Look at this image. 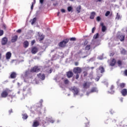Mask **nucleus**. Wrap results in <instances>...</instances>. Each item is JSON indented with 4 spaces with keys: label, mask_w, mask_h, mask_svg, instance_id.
Returning <instances> with one entry per match:
<instances>
[{
    "label": "nucleus",
    "mask_w": 127,
    "mask_h": 127,
    "mask_svg": "<svg viewBox=\"0 0 127 127\" xmlns=\"http://www.w3.org/2000/svg\"><path fill=\"white\" fill-rule=\"evenodd\" d=\"M94 39H97V38H99V33H96L95 35L93 36Z\"/></svg>",
    "instance_id": "obj_28"
},
{
    "label": "nucleus",
    "mask_w": 127,
    "mask_h": 127,
    "mask_svg": "<svg viewBox=\"0 0 127 127\" xmlns=\"http://www.w3.org/2000/svg\"><path fill=\"white\" fill-rule=\"evenodd\" d=\"M75 66H78L79 65V63L78 62H76L74 63Z\"/></svg>",
    "instance_id": "obj_45"
},
{
    "label": "nucleus",
    "mask_w": 127,
    "mask_h": 127,
    "mask_svg": "<svg viewBox=\"0 0 127 127\" xmlns=\"http://www.w3.org/2000/svg\"><path fill=\"white\" fill-rule=\"evenodd\" d=\"M17 38H18L17 35H15L14 36L12 37V39H11V42L12 43L16 42V41H17Z\"/></svg>",
    "instance_id": "obj_14"
},
{
    "label": "nucleus",
    "mask_w": 127,
    "mask_h": 127,
    "mask_svg": "<svg viewBox=\"0 0 127 127\" xmlns=\"http://www.w3.org/2000/svg\"><path fill=\"white\" fill-rule=\"evenodd\" d=\"M91 49H92V47L90 44L86 45L85 47V50L86 51H89V50H91Z\"/></svg>",
    "instance_id": "obj_22"
},
{
    "label": "nucleus",
    "mask_w": 127,
    "mask_h": 127,
    "mask_svg": "<svg viewBox=\"0 0 127 127\" xmlns=\"http://www.w3.org/2000/svg\"><path fill=\"white\" fill-rule=\"evenodd\" d=\"M75 74H76L75 79H76V80H78V79H79V73H75Z\"/></svg>",
    "instance_id": "obj_38"
},
{
    "label": "nucleus",
    "mask_w": 127,
    "mask_h": 127,
    "mask_svg": "<svg viewBox=\"0 0 127 127\" xmlns=\"http://www.w3.org/2000/svg\"><path fill=\"white\" fill-rule=\"evenodd\" d=\"M85 126H86L85 127H89V123H86V124H85Z\"/></svg>",
    "instance_id": "obj_52"
},
{
    "label": "nucleus",
    "mask_w": 127,
    "mask_h": 127,
    "mask_svg": "<svg viewBox=\"0 0 127 127\" xmlns=\"http://www.w3.org/2000/svg\"><path fill=\"white\" fill-rule=\"evenodd\" d=\"M70 40V41H76V38H71Z\"/></svg>",
    "instance_id": "obj_39"
},
{
    "label": "nucleus",
    "mask_w": 127,
    "mask_h": 127,
    "mask_svg": "<svg viewBox=\"0 0 127 127\" xmlns=\"http://www.w3.org/2000/svg\"><path fill=\"white\" fill-rule=\"evenodd\" d=\"M40 68L38 67V66H35L32 68L30 70V72L32 73H35L36 72H40Z\"/></svg>",
    "instance_id": "obj_4"
},
{
    "label": "nucleus",
    "mask_w": 127,
    "mask_h": 127,
    "mask_svg": "<svg viewBox=\"0 0 127 127\" xmlns=\"http://www.w3.org/2000/svg\"><path fill=\"white\" fill-rule=\"evenodd\" d=\"M44 1V0H40V2L41 3V4H43V2Z\"/></svg>",
    "instance_id": "obj_48"
},
{
    "label": "nucleus",
    "mask_w": 127,
    "mask_h": 127,
    "mask_svg": "<svg viewBox=\"0 0 127 127\" xmlns=\"http://www.w3.org/2000/svg\"><path fill=\"white\" fill-rule=\"evenodd\" d=\"M60 13V12H58V13H57V15L58 16V15H59V14Z\"/></svg>",
    "instance_id": "obj_59"
},
{
    "label": "nucleus",
    "mask_w": 127,
    "mask_h": 127,
    "mask_svg": "<svg viewBox=\"0 0 127 127\" xmlns=\"http://www.w3.org/2000/svg\"><path fill=\"white\" fill-rule=\"evenodd\" d=\"M10 92H11V90H9L8 88H6L1 93V98H6V97L8 96V93Z\"/></svg>",
    "instance_id": "obj_1"
},
{
    "label": "nucleus",
    "mask_w": 127,
    "mask_h": 127,
    "mask_svg": "<svg viewBox=\"0 0 127 127\" xmlns=\"http://www.w3.org/2000/svg\"><path fill=\"white\" fill-rule=\"evenodd\" d=\"M102 0H98L97 1V2H98V1H99V2H101V1H102Z\"/></svg>",
    "instance_id": "obj_56"
},
{
    "label": "nucleus",
    "mask_w": 127,
    "mask_h": 127,
    "mask_svg": "<svg viewBox=\"0 0 127 127\" xmlns=\"http://www.w3.org/2000/svg\"><path fill=\"white\" fill-rule=\"evenodd\" d=\"M29 46V43L27 41H25L23 43V47L24 48H27Z\"/></svg>",
    "instance_id": "obj_20"
},
{
    "label": "nucleus",
    "mask_w": 127,
    "mask_h": 127,
    "mask_svg": "<svg viewBox=\"0 0 127 127\" xmlns=\"http://www.w3.org/2000/svg\"><path fill=\"white\" fill-rule=\"evenodd\" d=\"M96 20H97V21H101V17H100V16L97 17V18H96Z\"/></svg>",
    "instance_id": "obj_40"
},
{
    "label": "nucleus",
    "mask_w": 127,
    "mask_h": 127,
    "mask_svg": "<svg viewBox=\"0 0 127 127\" xmlns=\"http://www.w3.org/2000/svg\"><path fill=\"white\" fill-rule=\"evenodd\" d=\"M120 101H121V102H123V98H121Z\"/></svg>",
    "instance_id": "obj_57"
},
{
    "label": "nucleus",
    "mask_w": 127,
    "mask_h": 127,
    "mask_svg": "<svg viewBox=\"0 0 127 127\" xmlns=\"http://www.w3.org/2000/svg\"><path fill=\"white\" fill-rule=\"evenodd\" d=\"M17 32L18 33H21V29H18V30H17Z\"/></svg>",
    "instance_id": "obj_47"
},
{
    "label": "nucleus",
    "mask_w": 127,
    "mask_h": 127,
    "mask_svg": "<svg viewBox=\"0 0 127 127\" xmlns=\"http://www.w3.org/2000/svg\"><path fill=\"white\" fill-rule=\"evenodd\" d=\"M97 70H99V71H100V73H104L105 72V67L102 65H100Z\"/></svg>",
    "instance_id": "obj_17"
},
{
    "label": "nucleus",
    "mask_w": 127,
    "mask_h": 127,
    "mask_svg": "<svg viewBox=\"0 0 127 127\" xmlns=\"http://www.w3.org/2000/svg\"><path fill=\"white\" fill-rule=\"evenodd\" d=\"M36 22V18H34L32 20L31 24L33 25Z\"/></svg>",
    "instance_id": "obj_31"
},
{
    "label": "nucleus",
    "mask_w": 127,
    "mask_h": 127,
    "mask_svg": "<svg viewBox=\"0 0 127 127\" xmlns=\"http://www.w3.org/2000/svg\"><path fill=\"white\" fill-rule=\"evenodd\" d=\"M124 74H125V76H127V69H126L124 71Z\"/></svg>",
    "instance_id": "obj_46"
},
{
    "label": "nucleus",
    "mask_w": 127,
    "mask_h": 127,
    "mask_svg": "<svg viewBox=\"0 0 127 127\" xmlns=\"http://www.w3.org/2000/svg\"><path fill=\"white\" fill-rule=\"evenodd\" d=\"M110 13H111V12H110V11H107L105 13V16H109V15H110Z\"/></svg>",
    "instance_id": "obj_34"
},
{
    "label": "nucleus",
    "mask_w": 127,
    "mask_h": 127,
    "mask_svg": "<svg viewBox=\"0 0 127 127\" xmlns=\"http://www.w3.org/2000/svg\"><path fill=\"white\" fill-rule=\"evenodd\" d=\"M96 80H97V81H99V80H100V77L96 78Z\"/></svg>",
    "instance_id": "obj_55"
},
{
    "label": "nucleus",
    "mask_w": 127,
    "mask_h": 127,
    "mask_svg": "<svg viewBox=\"0 0 127 127\" xmlns=\"http://www.w3.org/2000/svg\"><path fill=\"white\" fill-rule=\"evenodd\" d=\"M101 26H102V32H105L107 30V27L106 26L104 25V23H101Z\"/></svg>",
    "instance_id": "obj_16"
},
{
    "label": "nucleus",
    "mask_w": 127,
    "mask_h": 127,
    "mask_svg": "<svg viewBox=\"0 0 127 127\" xmlns=\"http://www.w3.org/2000/svg\"><path fill=\"white\" fill-rule=\"evenodd\" d=\"M81 6H78V7L76 8V10L77 11V13H80V12L81 11Z\"/></svg>",
    "instance_id": "obj_26"
},
{
    "label": "nucleus",
    "mask_w": 127,
    "mask_h": 127,
    "mask_svg": "<svg viewBox=\"0 0 127 127\" xmlns=\"http://www.w3.org/2000/svg\"><path fill=\"white\" fill-rule=\"evenodd\" d=\"M0 58H1V53H0Z\"/></svg>",
    "instance_id": "obj_58"
},
{
    "label": "nucleus",
    "mask_w": 127,
    "mask_h": 127,
    "mask_svg": "<svg viewBox=\"0 0 127 127\" xmlns=\"http://www.w3.org/2000/svg\"><path fill=\"white\" fill-rule=\"evenodd\" d=\"M37 77L41 79V80H45V74L44 73H39L37 74Z\"/></svg>",
    "instance_id": "obj_9"
},
{
    "label": "nucleus",
    "mask_w": 127,
    "mask_h": 127,
    "mask_svg": "<svg viewBox=\"0 0 127 127\" xmlns=\"http://www.w3.org/2000/svg\"><path fill=\"white\" fill-rule=\"evenodd\" d=\"M72 9H73V8L71 6H68L67 7V10L68 11L70 12L71 11H72Z\"/></svg>",
    "instance_id": "obj_32"
},
{
    "label": "nucleus",
    "mask_w": 127,
    "mask_h": 127,
    "mask_svg": "<svg viewBox=\"0 0 127 127\" xmlns=\"http://www.w3.org/2000/svg\"><path fill=\"white\" fill-rule=\"evenodd\" d=\"M114 55H115V53L110 54V56H113Z\"/></svg>",
    "instance_id": "obj_54"
},
{
    "label": "nucleus",
    "mask_w": 127,
    "mask_h": 127,
    "mask_svg": "<svg viewBox=\"0 0 127 127\" xmlns=\"http://www.w3.org/2000/svg\"><path fill=\"white\" fill-rule=\"evenodd\" d=\"M11 57V53L8 52L6 54V59H10Z\"/></svg>",
    "instance_id": "obj_23"
},
{
    "label": "nucleus",
    "mask_w": 127,
    "mask_h": 127,
    "mask_svg": "<svg viewBox=\"0 0 127 127\" xmlns=\"http://www.w3.org/2000/svg\"><path fill=\"white\" fill-rule=\"evenodd\" d=\"M34 3H35V2H36V0H34Z\"/></svg>",
    "instance_id": "obj_60"
},
{
    "label": "nucleus",
    "mask_w": 127,
    "mask_h": 127,
    "mask_svg": "<svg viewBox=\"0 0 127 127\" xmlns=\"http://www.w3.org/2000/svg\"><path fill=\"white\" fill-rule=\"evenodd\" d=\"M116 59H113L111 62L110 64V65L112 67H113V66H115V65H116Z\"/></svg>",
    "instance_id": "obj_19"
},
{
    "label": "nucleus",
    "mask_w": 127,
    "mask_h": 127,
    "mask_svg": "<svg viewBox=\"0 0 127 127\" xmlns=\"http://www.w3.org/2000/svg\"><path fill=\"white\" fill-rule=\"evenodd\" d=\"M88 43H89V41H88V40H86L83 42V45H84V46H87V45H88Z\"/></svg>",
    "instance_id": "obj_30"
},
{
    "label": "nucleus",
    "mask_w": 127,
    "mask_h": 127,
    "mask_svg": "<svg viewBox=\"0 0 127 127\" xmlns=\"http://www.w3.org/2000/svg\"><path fill=\"white\" fill-rule=\"evenodd\" d=\"M121 93L122 94V96H123V97H126V96L127 95V89L126 88L122 89L121 91Z\"/></svg>",
    "instance_id": "obj_10"
},
{
    "label": "nucleus",
    "mask_w": 127,
    "mask_h": 127,
    "mask_svg": "<svg viewBox=\"0 0 127 127\" xmlns=\"http://www.w3.org/2000/svg\"><path fill=\"white\" fill-rule=\"evenodd\" d=\"M118 64L119 66H122L123 63H122V61L119 60L118 61Z\"/></svg>",
    "instance_id": "obj_36"
},
{
    "label": "nucleus",
    "mask_w": 127,
    "mask_h": 127,
    "mask_svg": "<svg viewBox=\"0 0 127 127\" xmlns=\"http://www.w3.org/2000/svg\"><path fill=\"white\" fill-rule=\"evenodd\" d=\"M7 38L6 37H3L1 39V43L2 45H5L7 43Z\"/></svg>",
    "instance_id": "obj_8"
},
{
    "label": "nucleus",
    "mask_w": 127,
    "mask_h": 127,
    "mask_svg": "<svg viewBox=\"0 0 127 127\" xmlns=\"http://www.w3.org/2000/svg\"><path fill=\"white\" fill-rule=\"evenodd\" d=\"M64 82L65 85H68V84H69V80H68V79H64Z\"/></svg>",
    "instance_id": "obj_29"
},
{
    "label": "nucleus",
    "mask_w": 127,
    "mask_h": 127,
    "mask_svg": "<svg viewBox=\"0 0 127 127\" xmlns=\"http://www.w3.org/2000/svg\"><path fill=\"white\" fill-rule=\"evenodd\" d=\"M95 92H97V88L93 87L90 90V93H95Z\"/></svg>",
    "instance_id": "obj_24"
},
{
    "label": "nucleus",
    "mask_w": 127,
    "mask_h": 127,
    "mask_svg": "<svg viewBox=\"0 0 127 127\" xmlns=\"http://www.w3.org/2000/svg\"><path fill=\"white\" fill-rule=\"evenodd\" d=\"M31 52L32 54H36L38 52V48L37 47H33L31 49Z\"/></svg>",
    "instance_id": "obj_5"
},
{
    "label": "nucleus",
    "mask_w": 127,
    "mask_h": 127,
    "mask_svg": "<svg viewBox=\"0 0 127 127\" xmlns=\"http://www.w3.org/2000/svg\"><path fill=\"white\" fill-rule=\"evenodd\" d=\"M71 90L72 91L74 95H78V93H79V89H78L77 87L75 86L71 87Z\"/></svg>",
    "instance_id": "obj_6"
},
{
    "label": "nucleus",
    "mask_w": 127,
    "mask_h": 127,
    "mask_svg": "<svg viewBox=\"0 0 127 127\" xmlns=\"http://www.w3.org/2000/svg\"><path fill=\"white\" fill-rule=\"evenodd\" d=\"M126 87V83H121L118 85V88L120 89H124Z\"/></svg>",
    "instance_id": "obj_21"
},
{
    "label": "nucleus",
    "mask_w": 127,
    "mask_h": 127,
    "mask_svg": "<svg viewBox=\"0 0 127 127\" xmlns=\"http://www.w3.org/2000/svg\"><path fill=\"white\" fill-rule=\"evenodd\" d=\"M71 0V1H73V0Z\"/></svg>",
    "instance_id": "obj_64"
},
{
    "label": "nucleus",
    "mask_w": 127,
    "mask_h": 127,
    "mask_svg": "<svg viewBox=\"0 0 127 127\" xmlns=\"http://www.w3.org/2000/svg\"><path fill=\"white\" fill-rule=\"evenodd\" d=\"M120 14H119V13H117L116 19H117L118 20H119V19H120Z\"/></svg>",
    "instance_id": "obj_33"
},
{
    "label": "nucleus",
    "mask_w": 127,
    "mask_h": 127,
    "mask_svg": "<svg viewBox=\"0 0 127 127\" xmlns=\"http://www.w3.org/2000/svg\"><path fill=\"white\" fill-rule=\"evenodd\" d=\"M40 125V124L39 123V121L37 120H35L33 122V125L32 127H39V125Z\"/></svg>",
    "instance_id": "obj_11"
},
{
    "label": "nucleus",
    "mask_w": 127,
    "mask_h": 127,
    "mask_svg": "<svg viewBox=\"0 0 127 127\" xmlns=\"http://www.w3.org/2000/svg\"><path fill=\"white\" fill-rule=\"evenodd\" d=\"M84 89H88V88H90V83L89 82H85L83 84Z\"/></svg>",
    "instance_id": "obj_15"
},
{
    "label": "nucleus",
    "mask_w": 127,
    "mask_h": 127,
    "mask_svg": "<svg viewBox=\"0 0 127 127\" xmlns=\"http://www.w3.org/2000/svg\"><path fill=\"white\" fill-rule=\"evenodd\" d=\"M61 11H62V12L64 13V12H65V10L64 9H62Z\"/></svg>",
    "instance_id": "obj_49"
},
{
    "label": "nucleus",
    "mask_w": 127,
    "mask_h": 127,
    "mask_svg": "<svg viewBox=\"0 0 127 127\" xmlns=\"http://www.w3.org/2000/svg\"><path fill=\"white\" fill-rule=\"evenodd\" d=\"M12 113H13L12 109H10V110L8 111L9 115H10V114H11Z\"/></svg>",
    "instance_id": "obj_44"
},
{
    "label": "nucleus",
    "mask_w": 127,
    "mask_h": 127,
    "mask_svg": "<svg viewBox=\"0 0 127 127\" xmlns=\"http://www.w3.org/2000/svg\"><path fill=\"white\" fill-rule=\"evenodd\" d=\"M121 54H123V55H125V54H127V51L125 50V49H123L121 51Z\"/></svg>",
    "instance_id": "obj_27"
},
{
    "label": "nucleus",
    "mask_w": 127,
    "mask_h": 127,
    "mask_svg": "<svg viewBox=\"0 0 127 127\" xmlns=\"http://www.w3.org/2000/svg\"><path fill=\"white\" fill-rule=\"evenodd\" d=\"M92 69H94V67H92Z\"/></svg>",
    "instance_id": "obj_63"
},
{
    "label": "nucleus",
    "mask_w": 127,
    "mask_h": 127,
    "mask_svg": "<svg viewBox=\"0 0 127 127\" xmlns=\"http://www.w3.org/2000/svg\"><path fill=\"white\" fill-rule=\"evenodd\" d=\"M31 9H33V2H32V5L31 6Z\"/></svg>",
    "instance_id": "obj_51"
},
{
    "label": "nucleus",
    "mask_w": 127,
    "mask_h": 127,
    "mask_svg": "<svg viewBox=\"0 0 127 127\" xmlns=\"http://www.w3.org/2000/svg\"><path fill=\"white\" fill-rule=\"evenodd\" d=\"M28 73H29V71H26L25 72V75H27V74H28Z\"/></svg>",
    "instance_id": "obj_53"
},
{
    "label": "nucleus",
    "mask_w": 127,
    "mask_h": 127,
    "mask_svg": "<svg viewBox=\"0 0 127 127\" xmlns=\"http://www.w3.org/2000/svg\"><path fill=\"white\" fill-rule=\"evenodd\" d=\"M74 74H81L82 73V68L80 67H75L73 69Z\"/></svg>",
    "instance_id": "obj_3"
},
{
    "label": "nucleus",
    "mask_w": 127,
    "mask_h": 127,
    "mask_svg": "<svg viewBox=\"0 0 127 127\" xmlns=\"http://www.w3.org/2000/svg\"><path fill=\"white\" fill-rule=\"evenodd\" d=\"M115 88V86L114 85H112L111 87V90H113Z\"/></svg>",
    "instance_id": "obj_50"
},
{
    "label": "nucleus",
    "mask_w": 127,
    "mask_h": 127,
    "mask_svg": "<svg viewBox=\"0 0 127 127\" xmlns=\"http://www.w3.org/2000/svg\"><path fill=\"white\" fill-rule=\"evenodd\" d=\"M17 75V74H16V72H12L10 75V78H11V79H15V78H16Z\"/></svg>",
    "instance_id": "obj_13"
},
{
    "label": "nucleus",
    "mask_w": 127,
    "mask_h": 127,
    "mask_svg": "<svg viewBox=\"0 0 127 127\" xmlns=\"http://www.w3.org/2000/svg\"><path fill=\"white\" fill-rule=\"evenodd\" d=\"M28 118V116H27V114H22V119H23V120H26Z\"/></svg>",
    "instance_id": "obj_25"
},
{
    "label": "nucleus",
    "mask_w": 127,
    "mask_h": 127,
    "mask_svg": "<svg viewBox=\"0 0 127 127\" xmlns=\"http://www.w3.org/2000/svg\"><path fill=\"white\" fill-rule=\"evenodd\" d=\"M95 15H96V12H95L93 11V12H91L89 18L90 19H94V18H95Z\"/></svg>",
    "instance_id": "obj_18"
},
{
    "label": "nucleus",
    "mask_w": 127,
    "mask_h": 127,
    "mask_svg": "<svg viewBox=\"0 0 127 127\" xmlns=\"http://www.w3.org/2000/svg\"><path fill=\"white\" fill-rule=\"evenodd\" d=\"M52 123H54V121H52Z\"/></svg>",
    "instance_id": "obj_62"
},
{
    "label": "nucleus",
    "mask_w": 127,
    "mask_h": 127,
    "mask_svg": "<svg viewBox=\"0 0 127 127\" xmlns=\"http://www.w3.org/2000/svg\"><path fill=\"white\" fill-rule=\"evenodd\" d=\"M96 30V27H93L92 29V33H94L95 32V31Z\"/></svg>",
    "instance_id": "obj_41"
},
{
    "label": "nucleus",
    "mask_w": 127,
    "mask_h": 127,
    "mask_svg": "<svg viewBox=\"0 0 127 127\" xmlns=\"http://www.w3.org/2000/svg\"><path fill=\"white\" fill-rule=\"evenodd\" d=\"M117 38L120 39V41L123 42L125 41V35H119L117 36Z\"/></svg>",
    "instance_id": "obj_12"
},
{
    "label": "nucleus",
    "mask_w": 127,
    "mask_h": 127,
    "mask_svg": "<svg viewBox=\"0 0 127 127\" xmlns=\"http://www.w3.org/2000/svg\"><path fill=\"white\" fill-rule=\"evenodd\" d=\"M73 75H74V73L71 70H69L66 72V76L68 78H72Z\"/></svg>",
    "instance_id": "obj_7"
},
{
    "label": "nucleus",
    "mask_w": 127,
    "mask_h": 127,
    "mask_svg": "<svg viewBox=\"0 0 127 127\" xmlns=\"http://www.w3.org/2000/svg\"><path fill=\"white\" fill-rule=\"evenodd\" d=\"M39 39L41 41L43 40V39H44V36L41 35V36H40Z\"/></svg>",
    "instance_id": "obj_35"
},
{
    "label": "nucleus",
    "mask_w": 127,
    "mask_h": 127,
    "mask_svg": "<svg viewBox=\"0 0 127 127\" xmlns=\"http://www.w3.org/2000/svg\"><path fill=\"white\" fill-rule=\"evenodd\" d=\"M3 35V30H0V36H2Z\"/></svg>",
    "instance_id": "obj_37"
},
{
    "label": "nucleus",
    "mask_w": 127,
    "mask_h": 127,
    "mask_svg": "<svg viewBox=\"0 0 127 127\" xmlns=\"http://www.w3.org/2000/svg\"><path fill=\"white\" fill-rule=\"evenodd\" d=\"M69 42V39H65L63 41H61L59 44V46L60 47H62L63 48H64V47H66V44Z\"/></svg>",
    "instance_id": "obj_2"
},
{
    "label": "nucleus",
    "mask_w": 127,
    "mask_h": 127,
    "mask_svg": "<svg viewBox=\"0 0 127 127\" xmlns=\"http://www.w3.org/2000/svg\"><path fill=\"white\" fill-rule=\"evenodd\" d=\"M63 79H64V77L62 78V80H63Z\"/></svg>",
    "instance_id": "obj_61"
},
{
    "label": "nucleus",
    "mask_w": 127,
    "mask_h": 127,
    "mask_svg": "<svg viewBox=\"0 0 127 127\" xmlns=\"http://www.w3.org/2000/svg\"><path fill=\"white\" fill-rule=\"evenodd\" d=\"M34 43H35V40H33L31 41V45H34Z\"/></svg>",
    "instance_id": "obj_43"
},
{
    "label": "nucleus",
    "mask_w": 127,
    "mask_h": 127,
    "mask_svg": "<svg viewBox=\"0 0 127 127\" xmlns=\"http://www.w3.org/2000/svg\"><path fill=\"white\" fill-rule=\"evenodd\" d=\"M83 73H84V77H86V76H87V75H88V73L87 72V71H84Z\"/></svg>",
    "instance_id": "obj_42"
}]
</instances>
